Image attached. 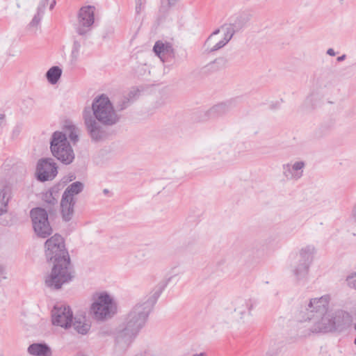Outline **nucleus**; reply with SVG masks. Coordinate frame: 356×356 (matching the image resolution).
<instances>
[{"label": "nucleus", "mask_w": 356, "mask_h": 356, "mask_svg": "<svg viewBox=\"0 0 356 356\" xmlns=\"http://www.w3.org/2000/svg\"><path fill=\"white\" fill-rule=\"evenodd\" d=\"M44 247L46 257L54 262L51 273L46 278L45 283L49 287L58 289L72 278L70 256L64 239L59 234H54L47 239Z\"/></svg>", "instance_id": "obj_1"}, {"label": "nucleus", "mask_w": 356, "mask_h": 356, "mask_svg": "<svg viewBox=\"0 0 356 356\" xmlns=\"http://www.w3.org/2000/svg\"><path fill=\"white\" fill-rule=\"evenodd\" d=\"M154 301L148 298L135 305L124 316L115 336V344L120 350L127 349L144 327L152 309Z\"/></svg>", "instance_id": "obj_2"}, {"label": "nucleus", "mask_w": 356, "mask_h": 356, "mask_svg": "<svg viewBox=\"0 0 356 356\" xmlns=\"http://www.w3.org/2000/svg\"><path fill=\"white\" fill-rule=\"evenodd\" d=\"M92 116L104 126H113L120 120L112 102L106 95L97 96L92 103Z\"/></svg>", "instance_id": "obj_3"}, {"label": "nucleus", "mask_w": 356, "mask_h": 356, "mask_svg": "<svg viewBox=\"0 0 356 356\" xmlns=\"http://www.w3.org/2000/svg\"><path fill=\"white\" fill-rule=\"evenodd\" d=\"M53 156L65 165L72 163L75 155L66 135L61 131L53 133L50 142Z\"/></svg>", "instance_id": "obj_4"}, {"label": "nucleus", "mask_w": 356, "mask_h": 356, "mask_svg": "<svg viewBox=\"0 0 356 356\" xmlns=\"http://www.w3.org/2000/svg\"><path fill=\"white\" fill-rule=\"evenodd\" d=\"M316 249L314 245L302 247L294 257L291 263V271L297 279L305 277L309 272Z\"/></svg>", "instance_id": "obj_5"}, {"label": "nucleus", "mask_w": 356, "mask_h": 356, "mask_svg": "<svg viewBox=\"0 0 356 356\" xmlns=\"http://www.w3.org/2000/svg\"><path fill=\"white\" fill-rule=\"evenodd\" d=\"M234 32V27L232 24L221 26L220 29L215 30L204 42L205 51L212 53L222 49L232 38Z\"/></svg>", "instance_id": "obj_6"}, {"label": "nucleus", "mask_w": 356, "mask_h": 356, "mask_svg": "<svg viewBox=\"0 0 356 356\" xmlns=\"http://www.w3.org/2000/svg\"><path fill=\"white\" fill-rule=\"evenodd\" d=\"M83 189V184L75 181L69 185L64 191L60 201L61 214L64 220L69 221L72 218L76 203L74 196L80 193Z\"/></svg>", "instance_id": "obj_7"}, {"label": "nucleus", "mask_w": 356, "mask_h": 356, "mask_svg": "<svg viewBox=\"0 0 356 356\" xmlns=\"http://www.w3.org/2000/svg\"><path fill=\"white\" fill-rule=\"evenodd\" d=\"M91 313L97 321H104L112 317L116 312L115 305L107 293L99 294L90 307Z\"/></svg>", "instance_id": "obj_8"}, {"label": "nucleus", "mask_w": 356, "mask_h": 356, "mask_svg": "<svg viewBox=\"0 0 356 356\" xmlns=\"http://www.w3.org/2000/svg\"><path fill=\"white\" fill-rule=\"evenodd\" d=\"M33 227L35 234L41 238H47L52 233L45 209L40 207L32 209L30 211Z\"/></svg>", "instance_id": "obj_9"}, {"label": "nucleus", "mask_w": 356, "mask_h": 356, "mask_svg": "<svg viewBox=\"0 0 356 356\" xmlns=\"http://www.w3.org/2000/svg\"><path fill=\"white\" fill-rule=\"evenodd\" d=\"M83 118L86 129L91 140L94 142H99L104 140L106 133L100 122L93 118L91 111L85 108L83 111Z\"/></svg>", "instance_id": "obj_10"}, {"label": "nucleus", "mask_w": 356, "mask_h": 356, "mask_svg": "<svg viewBox=\"0 0 356 356\" xmlns=\"http://www.w3.org/2000/svg\"><path fill=\"white\" fill-rule=\"evenodd\" d=\"M95 7L86 6L81 8L78 13L76 33L81 35L88 33L95 22Z\"/></svg>", "instance_id": "obj_11"}, {"label": "nucleus", "mask_w": 356, "mask_h": 356, "mask_svg": "<svg viewBox=\"0 0 356 356\" xmlns=\"http://www.w3.org/2000/svg\"><path fill=\"white\" fill-rule=\"evenodd\" d=\"M51 319L54 325L68 328L72 325L73 314L69 306L58 304L51 311Z\"/></svg>", "instance_id": "obj_12"}, {"label": "nucleus", "mask_w": 356, "mask_h": 356, "mask_svg": "<svg viewBox=\"0 0 356 356\" xmlns=\"http://www.w3.org/2000/svg\"><path fill=\"white\" fill-rule=\"evenodd\" d=\"M56 3V0H38L35 13L26 26L27 31L35 33L40 26L46 8L49 7V10L54 9Z\"/></svg>", "instance_id": "obj_13"}, {"label": "nucleus", "mask_w": 356, "mask_h": 356, "mask_svg": "<svg viewBox=\"0 0 356 356\" xmlns=\"http://www.w3.org/2000/svg\"><path fill=\"white\" fill-rule=\"evenodd\" d=\"M57 173V167L52 159H42L38 161L36 175L40 181L52 180Z\"/></svg>", "instance_id": "obj_14"}, {"label": "nucleus", "mask_w": 356, "mask_h": 356, "mask_svg": "<svg viewBox=\"0 0 356 356\" xmlns=\"http://www.w3.org/2000/svg\"><path fill=\"white\" fill-rule=\"evenodd\" d=\"M314 324V330L316 333L332 332V312H325L323 314L308 316Z\"/></svg>", "instance_id": "obj_15"}, {"label": "nucleus", "mask_w": 356, "mask_h": 356, "mask_svg": "<svg viewBox=\"0 0 356 356\" xmlns=\"http://www.w3.org/2000/svg\"><path fill=\"white\" fill-rule=\"evenodd\" d=\"M332 332H343L348 329L353 322V316L347 312L337 310L332 312Z\"/></svg>", "instance_id": "obj_16"}, {"label": "nucleus", "mask_w": 356, "mask_h": 356, "mask_svg": "<svg viewBox=\"0 0 356 356\" xmlns=\"http://www.w3.org/2000/svg\"><path fill=\"white\" fill-rule=\"evenodd\" d=\"M305 166L306 163L303 161H292L283 165V175L288 180L297 181L303 176Z\"/></svg>", "instance_id": "obj_17"}, {"label": "nucleus", "mask_w": 356, "mask_h": 356, "mask_svg": "<svg viewBox=\"0 0 356 356\" xmlns=\"http://www.w3.org/2000/svg\"><path fill=\"white\" fill-rule=\"evenodd\" d=\"M330 300V298L328 295L311 299L306 309V315L311 316L327 312Z\"/></svg>", "instance_id": "obj_18"}, {"label": "nucleus", "mask_w": 356, "mask_h": 356, "mask_svg": "<svg viewBox=\"0 0 356 356\" xmlns=\"http://www.w3.org/2000/svg\"><path fill=\"white\" fill-rule=\"evenodd\" d=\"M234 311L241 315L243 318V315L247 312H250L253 308L254 303L251 300H245L243 298H236L232 302Z\"/></svg>", "instance_id": "obj_19"}, {"label": "nucleus", "mask_w": 356, "mask_h": 356, "mask_svg": "<svg viewBox=\"0 0 356 356\" xmlns=\"http://www.w3.org/2000/svg\"><path fill=\"white\" fill-rule=\"evenodd\" d=\"M297 332L299 337H307L312 334L316 333L314 330V324L311 318L302 317L297 325Z\"/></svg>", "instance_id": "obj_20"}, {"label": "nucleus", "mask_w": 356, "mask_h": 356, "mask_svg": "<svg viewBox=\"0 0 356 356\" xmlns=\"http://www.w3.org/2000/svg\"><path fill=\"white\" fill-rule=\"evenodd\" d=\"M153 50L163 62H165L166 56H170L173 54L172 45L170 43H164L161 41L156 42Z\"/></svg>", "instance_id": "obj_21"}, {"label": "nucleus", "mask_w": 356, "mask_h": 356, "mask_svg": "<svg viewBox=\"0 0 356 356\" xmlns=\"http://www.w3.org/2000/svg\"><path fill=\"white\" fill-rule=\"evenodd\" d=\"M28 353L33 356H51V348L45 343H35L28 348Z\"/></svg>", "instance_id": "obj_22"}, {"label": "nucleus", "mask_w": 356, "mask_h": 356, "mask_svg": "<svg viewBox=\"0 0 356 356\" xmlns=\"http://www.w3.org/2000/svg\"><path fill=\"white\" fill-rule=\"evenodd\" d=\"M231 110V104L228 103L218 104L211 108L207 115L209 118L214 119L223 116Z\"/></svg>", "instance_id": "obj_23"}, {"label": "nucleus", "mask_w": 356, "mask_h": 356, "mask_svg": "<svg viewBox=\"0 0 356 356\" xmlns=\"http://www.w3.org/2000/svg\"><path fill=\"white\" fill-rule=\"evenodd\" d=\"M72 325L74 329L81 334H87L90 329V324L83 316L75 317Z\"/></svg>", "instance_id": "obj_24"}, {"label": "nucleus", "mask_w": 356, "mask_h": 356, "mask_svg": "<svg viewBox=\"0 0 356 356\" xmlns=\"http://www.w3.org/2000/svg\"><path fill=\"white\" fill-rule=\"evenodd\" d=\"M64 129L67 132L70 140L75 145L79 140V129L78 127L70 122H66Z\"/></svg>", "instance_id": "obj_25"}, {"label": "nucleus", "mask_w": 356, "mask_h": 356, "mask_svg": "<svg viewBox=\"0 0 356 356\" xmlns=\"http://www.w3.org/2000/svg\"><path fill=\"white\" fill-rule=\"evenodd\" d=\"M42 200L50 206H54L58 202V188H52L42 195Z\"/></svg>", "instance_id": "obj_26"}, {"label": "nucleus", "mask_w": 356, "mask_h": 356, "mask_svg": "<svg viewBox=\"0 0 356 356\" xmlns=\"http://www.w3.org/2000/svg\"><path fill=\"white\" fill-rule=\"evenodd\" d=\"M62 70L58 66L51 67L46 73L48 81L51 84H56L60 79Z\"/></svg>", "instance_id": "obj_27"}, {"label": "nucleus", "mask_w": 356, "mask_h": 356, "mask_svg": "<svg viewBox=\"0 0 356 356\" xmlns=\"http://www.w3.org/2000/svg\"><path fill=\"white\" fill-rule=\"evenodd\" d=\"M137 93L138 91L134 90L130 91L126 96L122 97L117 104V108L120 111L127 108Z\"/></svg>", "instance_id": "obj_28"}, {"label": "nucleus", "mask_w": 356, "mask_h": 356, "mask_svg": "<svg viewBox=\"0 0 356 356\" xmlns=\"http://www.w3.org/2000/svg\"><path fill=\"white\" fill-rule=\"evenodd\" d=\"M9 199L10 193L8 190L6 188L0 190V215L7 212Z\"/></svg>", "instance_id": "obj_29"}, {"label": "nucleus", "mask_w": 356, "mask_h": 356, "mask_svg": "<svg viewBox=\"0 0 356 356\" xmlns=\"http://www.w3.org/2000/svg\"><path fill=\"white\" fill-rule=\"evenodd\" d=\"M11 14L10 3L7 0H4L0 5V16L1 19H7Z\"/></svg>", "instance_id": "obj_30"}, {"label": "nucleus", "mask_w": 356, "mask_h": 356, "mask_svg": "<svg viewBox=\"0 0 356 356\" xmlns=\"http://www.w3.org/2000/svg\"><path fill=\"white\" fill-rule=\"evenodd\" d=\"M347 284L356 290V272L349 275L346 278Z\"/></svg>", "instance_id": "obj_31"}, {"label": "nucleus", "mask_w": 356, "mask_h": 356, "mask_svg": "<svg viewBox=\"0 0 356 356\" xmlns=\"http://www.w3.org/2000/svg\"><path fill=\"white\" fill-rule=\"evenodd\" d=\"M144 9V2L143 0H136V12L137 14H140V12Z\"/></svg>", "instance_id": "obj_32"}, {"label": "nucleus", "mask_w": 356, "mask_h": 356, "mask_svg": "<svg viewBox=\"0 0 356 356\" xmlns=\"http://www.w3.org/2000/svg\"><path fill=\"white\" fill-rule=\"evenodd\" d=\"M6 278H7V277H6V268L2 265H0V282L2 280H6Z\"/></svg>", "instance_id": "obj_33"}, {"label": "nucleus", "mask_w": 356, "mask_h": 356, "mask_svg": "<svg viewBox=\"0 0 356 356\" xmlns=\"http://www.w3.org/2000/svg\"><path fill=\"white\" fill-rule=\"evenodd\" d=\"M81 44L79 42L74 41L73 46V52H78L80 49Z\"/></svg>", "instance_id": "obj_34"}, {"label": "nucleus", "mask_w": 356, "mask_h": 356, "mask_svg": "<svg viewBox=\"0 0 356 356\" xmlns=\"http://www.w3.org/2000/svg\"><path fill=\"white\" fill-rule=\"evenodd\" d=\"M352 218L356 221V204L354 205L351 214Z\"/></svg>", "instance_id": "obj_35"}, {"label": "nucleus", "mask_w": 356, "mask_h": 356, "mask_svg": "<svg viewBox=\"0 0 356 356\" xmlns=\"http://www.w3.org/2000/svg\"><path fill=\"white\" fill-rule=\"evenodd\" d=\"M327 54L329 55V56H334L336 55V53L334 51V50L332 48H330L327 50Z\"/></svg>", "instance_id": "obj_36"}, {"label": "nucleus", "mask_w": 356, "mask_h": 356, "mask_svg": "<svg viewBox=\"0 0 356 356\" xmlns=\"http://www.w3.org/2000/svg\"><path fill=\"white\" fill-rule=\"evenodd\" d=\"M111 333V331L110 330H102L101 332H100V334L102 335V336H104V335H106V334H110Z\"/></svg>", "instance_id": "obj_37"}, {"label": "nucleus", "mask_w": 356, "mask_h": 356, "mask_svg": "<svg viewBox=\"0 0 356 356\" xmlns=\"http://www.w3.org/2000/svg\"><path fill=\"white\" fill-rule=\"evenodd\" d=\"M346 57V56L345 54H343V55H342L341 56H339L337 58V61L341 62V61H343V60H345Z\"/></svg>", "instance_id": "obj_38"}, {"label": "nucleus", "mask_w": 356, "mask_h": 356, "mask_svg": "<svg viewBox=\"0 0 356 356\" xmlns=\"http://www.w3.org/2000/svg\"><path fill=\"white\" fill-rule=\"evenodd\" d=\"M4 118H5V115L2 114V113H0V126L3 123V122L4 120Z\"/></svg>", "instance_id": "obj_39"}, {"label": "nucleus", "mask_w": 356, "mask_h": 356, "mask_svg": "<svg viewBox=\"0 0 356 356\" xmlns=\"http://www.w3.org/2000/svg\"><path fill=\"white\" fill-rule=\"evenodd\" d=\"M192 356H207V355L204 353H197V354H195Z\"/></svg>", "instance_id": "obj_40"}, {"label": "nucleus", "mask_w": 356, "mask_h": 356, "mask_svg": "<svg viewBox=\"0 0 356 356\" xmlns=\"http://www.w3.org/2000/svg\"><path fill=\"white\" fill-rule=\"evenodd\" d=\"M74 356H86V355H84L83 353H77V354H76V355H74Z\"/></svg>", "instance_id": "obj_41"}, {"label": "nucleus", "mask_w": 356, "mask_h": 356, "mask_svg": "<svg viewBox=\"0 0 356 356\" xmlns=\"http://www.w3.org/2000/svg\"><path fill=\"white\" fill-rule=\"evenodd\" d=\"M176 0H168L170 3H173Z\"/></svg>", "instance_id": "obj_42"}, {"label": "nucleus", "mask_w": 356, "mask_h": 356, "mask_svg": "<svg viewBox=\"0 0 356 356\" xmlns=\"http://www.w3.org/2000/svg\"><path fill=\"white\" fill-rule=\"evenodd\" d=\"M17 7L18 8H19L21 7V6H20L19 3H17Z\"/></svg>", "instance_id": "obj_43"}, {"label": "nucleus", "mask_w": 356, "mask_h": 356, "mask_svg": "<svg viewBox=\"0 0 356 356\" xmlns=\"http://www.w3.org/2000/svg\"><path fill=\"white\" fill-rule=\"evenodd\" d=\"M220 60H222V58L216 59L215 62H218V61H220Z\"/></svg>", "instance_id": "obj_44"}, {"label": "nucleus", "mask_w": 356, "mask_h": 356, "mask_svg": "<svg viewBox=\"0 0 356 356\" xmlns=\"http://www.w3.org/2000/svg\"><path fill=\"white\" fill-rule=\"evenodd\" d=\"M353 327H354V330L356 331V323H355V324H354Z\"/></svg>", "instance_id": "obj_45"}, {"label": "nucleus", "mask_w": 356, "mask_h": 356, "mask_svg": "<svg viewBox=\"0 0 356 356\" xmlns=\"http://www.w3.org/2000/svg\"><path fill=\"white\" fill-rule=\"evenodd\" d=\"M354 343H355V345H356V338L354 340Z\"/></svg>", "instance_id": "obj_46"}]
</instances>
